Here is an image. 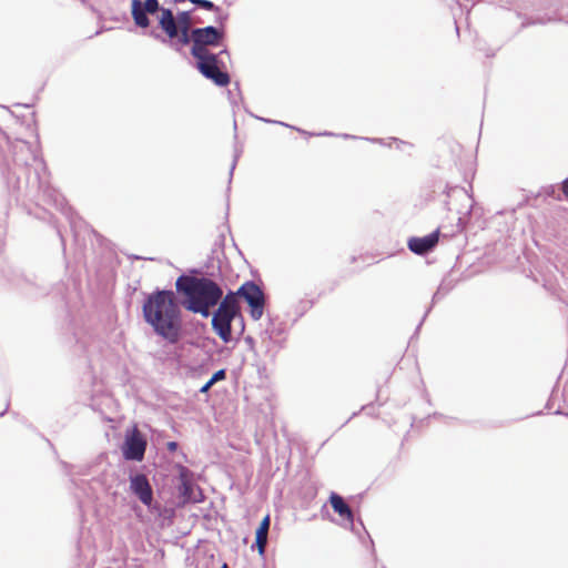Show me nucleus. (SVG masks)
Returning <instances> with one entry per match:
<instances>
[{"label":"nucleus","instance_id":"nucleus-1","mask_svg":"<svg viewBox=\"0 0 568 568\" xmlns=\"http://www.w3.org/2000/svg\"><path fill=\"white\" fill-rule=\"evenodd\" d=\"M144 321L154 333L169 344H176L182 336L181 307L173 291L158 290L143 303Z\"/></svg>","mask_w":568,"mask_h":568},{"label":"nucleus","instance_id":"nucleus-2","mask_svg":"<svg viewBox=\"0 0 568 568\" xmlns=\"http://www.w3.org/2000/svg\"><path fill=\"white\" fill-rule=\"evenodd\" d=\"M223 37L224 32L213 26L194 28L191 31V54L197 60L196 68L203 77L213 81L219 87H225L230 83L229 73L221 69L223 55L230 58V53L226 49L217 54L211 53L207 47L219 45Z\"/></svg>","mask_w":568,"mask_h":568},{"label":"nucleus","instance_id":"nucleus-3","mask_svg":"<svg viewBox=\"0 0 568 568\" xmlns=\"http://www.w3.org/2000/svg\"><path fill=\"white\" fill-rule=\"evenodd\" d=\"M176 290L186 298V308L206 318L211 315V307L215 306L223 296V291L209 277L182 275L176 280Z\"/></svg>","mask_w":568,"mask_h":568},{"label":"nucleus","instance_id":"nucleus-4","mask_svg":"<svg viewBox=\"0 0 568 568\" xmlns=\"http://www.w3.org/2000/svg\"><path fill=\"white\" fill-rule=\"evenodd\" d=\"M159 26L168 36V39L154 31L150 36L161 40L162 43L170 45L176 52H181L185 45L192 42L191 31L193 29L190 11H180L175 17L171 9H162Z\"/></svg>","mask_w":568,"mask_h":568},{"label":"nucleus","instance_id":"nucleus-5","mask_svg":"<svg viewBox=\"0 0 568 568\" xmlns=\"http://www.w3.org/2000/svg\"><path fill=\"white\" fill-rule=\"evenodd\" d=\"M10 153L12 155V164L6 163L7 165V182L13 190L21 189V176L20 173L27 175L28 166L36 165V182L39 180L38 168H44L42 159H40L33 151L30 143L26 141H17L10 144ZM27 183H29V176H26Z\"/></svg>","mask_w":568,"mask_h":568},{"label":"nucleus","instance_id":"nucleus-6","mask_svg":"<svg viewBox=\"0 0 568 568\" xmlns=\"http://www.w3.org/2000/svg\"><path fill=\"white\" fill-rule=\"evenodd\" d=\"M239 315L240 306L236 294L230 291L212 316V327L224 343L232 339V322Z\"/></svg>","mask_w":568,"mask_h":568},{"label":"nucleus","instance_id":"nucleus-7","mask_svg":"<svg viewBox=\"0 0 568 568\" xmlns=\"http://www.w3.org/2000/svg\"><path fill=\"white\" fill-rule=\"evenodd\" d=\"M237 297H242L250 306V314L254 321H258L264 312L265 295L261 287L253 281L243 283L236 292Z\"/></svg>","mask_w":568,"mask_h":568},{"label":"nucleus","instance_id":"nucleus-8","mask_svg":"<svg viewBox=\"0 0 568 568\" xmlns=\"http://www.w3.org/2000/svg\"><path fill=\"white\" fill-rule=\"evenodd\" d=\"M131 9L135 24L140 28H146L150 24L148 14H154L163 8L160 7L159 0H145L144 2L132 0Z\"/></svg>","mask_w":568,"mask_h":568},{"label":"nucleus","instance_id":"nucleus-9","mask_svg":"<svg viewBox=\"0 0 568 568\" xmlns=\"http://www.w3.org/2000/svg\"><path fill=\"white\" fill-rule=\"evenodd\" d=\"M146 448L145 439L140 435L138 430H134L131 436L125 440L123 455L128 460L140 462L144 457Z\"/></svg>","mask_w":568,"mask_h":568},{"label":"nucleus","instance_id":"nucleus-10","mask_svg":"<svg viewBox=\"0 0 568 568\" xmlns=\"http://www.w3.org/2000/svg\"><path fill=\"white\" fill-rule=\"evenodd\" d=\"M130 488L142 504L146 506L151 505L153 500V491L145 475L138 474L132 476L130 480Z\"/></svg>","mask_w":568,"mask_h":568},{"label":"nucleus","instance_id":"nucleus-11","mask_svg":"<svg viewBox=\"0 0 568 568\" xmlns=\"http://www.w3.org/2000/svg\"><path fill=\"white\" fill-rule=\"evenodd\" d=\"M439 240V230H436L423 237H410L407 242L408 248L417 254L424 255L433 251Z\"/></svg>","mask_w":568,"mask_h":568},{"label":"nucleus","instance_id":"nucleus-12","mask_svg":"<svg viewBox=\"0 0 568 568\" xmlns=\"http://www.w3.org/2000/svg\"><path fill=\"white\" fill-rule=\"evenodd\" d=\"M329 504L335 513H337L349 525L354 523V515L351 507L345 503L344 498L336 493L329 496Z\"/></svg>","mask_w":568,"mask_h":568},{"label":"nucleus","instance_id":"nucleus-13","mask_svg":"<svg viewBox=\"0 0 568 568\" xmlns=\"http://www.w3.org/2000/svg\"><path fill=\"white\" fill-rule=\"evenodd\" d=\"M270 524H271L270 515H266L262 519V521L255 532V545L258 549L260 555H264V552H265Z\"/></svg>","mask_w":568,"mask_h":568},{"label":"nucleus","instance_id":"nucleus-14","mask_svg":"<svg viewBox=\"0 0 568 568\" xmlns=\"http://www.w3.org/2000/svg\"><path fill=\"white\" fill-rule=\"evenodd\" d=\"M193 490H194V487L192 484L190 483H183L182 484V496L186 499V500H192L194 503H197L200 501V499L195 498L193 496Z\"/></svg>","mask_w":568,"mask_h":568},{"label":"nucleus","instance_id":"nucleus-15","mask_svg":"<svg viewBox=\"0 0 568 568\" xmlns=\"http://www.w3.org/2000/svg\"><path fill=\"white\" fill-rule=\"evenodd\" d=\"M190 2L210 11H220V8L210 0H189Z\"/></svg>","mask_w":568,"mask_h":568},{"label":"nucleus","instance_id":"nucleus-16","mask_svg":"<svg viewBox=\"0 0 568 568\" xmlns=\"http://www.w3.org/2000/svg\"><path fill=\"white\" fill-rule=\"evenodd\" d=\"M226 377V373H225V369H220L217 372H215L212 377L210 378L211 381V384H215L216 382L219 381H222Z\"/></svg>","mask_w":568,"mask_h":568},{"label":"nucleus","instance_id":"nucleus-17","mask_svg":"<svg viewBox=\"0 0 568 568\" xmlns=\"http://www.w3.org/2000/svg\"><path fill=\"white\" fill-rule=\"evenodd\" d=\"M214 384H211V381L209 379L201 388H200V393H207L210 390V388L213 386Z\"/></svg>","mask_w":568,"mask_h":568},{"label":"nucleus","instance_id":"nucleus-18","mask_svg":"<svg viewBox=\"0 0 568 568\" xmlns=\"http://www.w3.org/2000/svg\"><path fill=\"white\" fill-rule=\"evenodd\" d=\"M557 20H559V18L554 16V17H548L547 19H544V18L538 19L536 22H538V23H546V22H551V21H557Z\"/></svg>","mask_w":568,"mask_h":568},{"label":"nucleus","instance_id":"nucleus-19","mask_svg":"<svg viewBox=\"0 0 568 568\" xmlns=\"http://www.w3.org/2000/svg\"><path fill=\"white\" fill-rule=\"evenodd\" d=\"M240 154L237 152H235L234 154V159H233V162H232V165H231V171H230V174L232 175L233 174V171L235 169V165H236V162H237V159H239Z\"/></svg>","mask_w":568,"mask_h":568},{"label":"nucleus","instance_id":"nucleus-20","mask_svg":"<svg viewBox=\"0 0 568 568\" xmlns=\"http://www.w3.org/2000/svg\"><path fill=\"white\" fill-rule=\"evenodd\" d=\"M445 294V292H443V286L440 285L439 288L437 290V292L434 294V300H437L439 298L440 296H443Z\"/></svg>","mask_w":568,"mask_h":568},{"label":"nucleus","instance_id":"nucleus-21","mask_svg":"<svg viewBox=\"0 0 568 568\" xmlns=\"http://www.w3.org/2000/svg\"><path fill=\"white\" fill-rule=\"evenodd\" d=\"M562 192L568 197V178L562 182Z\"/></svg>","mask_w":568,"mask_h":568},{"label":"nucleus","instance_id":"nucleus-22","mask_svg":"<svg viewBox=\"0 0 568 568\" xmlns=\"http://www.w3.org/2000/svg\"><path fill=\"white\" fill-rule=\"evenodd\" d=\"M227 20V14H220L217 18V21L223 24L224 21Z\"/></svg>","mask_w":568,"mask_h":568},{"label":"nucleus","instance_id":"nucleus-23","mask_svg":"<svg viewBox=\"0 0 568 568\" xmlns=\"http://www.w3.org/2000/svg\"><path fill=\"white\" fill-rule=\"evenodd\" d=\"M169 446H170V448H171V449H173V448H175V447H176V443H170V445H169Z\"/></svg>","mask_w":568,"mask_h":568},{"label":"nucleus","instance_id":"nucleus-24","mask_svg":"<svg viewBox=\"0 0 568 568\" xmlns=\"http://www.w3.org/2000/svg\"><path fill=\"white\" fill-rule=\"evenodd\" d=\"M222 568H227V565H226V564H224V565L222 566Z\"/></svg>","mask_w":568,"mask_h":568}]
</instances>
